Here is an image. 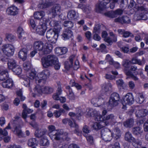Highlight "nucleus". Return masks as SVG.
<instances>
[{"mask_svg": "<svg viewBox=\"0 0 148 148\" xmlns=\"http://www.w3.org/2000/svg\"><path fill=\"white\" fill-rule=\"evenodd\" d=\"M50 72L48 70H45L38 74L36 77V74L31 72L29 74L27 77L31 80L35 79L36 83L38 85L42 86L46 83V80L50 75Z\"/></svg>", "mask_w": 148, "mask_h": 148, "instance_id": "f257e3e1", "label": "nucleus"}, {"mask_svg": "<svg viewBox=\"0 0 148 148\" xmlns=\"http://www.w3.org/2000/svg\"><path fill=\"white\" fill-rule=\"evenodd\" d=\"M41 62L44 68H47L53 65L56 70L59 69L60 67V64L58 62V58L54 55H49L46 57H43L41 59Z\"/></svg>", "mask_w": 148, "mask_h": 148, "instance_id": "f03ea898", "label": "nucleus"}, {"mask_svg": "<svg viewBox=\"0 0 148 148\" xmlns=\"http://www.w3.org/2000/svg\"><path fill=\"white\" fill-rule=\"evenodd\" d=\"M49 129L48 134L53 140H59L61 139L68 140L69 138L68 137L67 133H64L62 130L57 131L53 125H50L48 127Z\"/></svg>", "mask_w": 148, "mask_h": 148, "instance_id": "7ed1b4c3", "label": "nucleus"}, {"mask_svg": "<svg viewBox=\"0 0 148 148\" xmlns=\"http://www.w3.org/2000/svg\"><path fill=\"white\" fill-rule=\"evenodd\" d=\"M101 137L102 139L105 142H109L112 138L115 140L119 138L121 135L118 134H117L112 133L110 131L107 132L104 130H102L101 131Z\"/></svg>", "mask_w": 148, "mask_h": 148, "instance_id": "20e7f679", "label": "nucleus"}, {"mask_svg": "<svg viewBox=\"0 0 148 148\" xmlns=\"http://www.w3.org/2000/svg\"><path fill=\"white\" fill-rule=\"evenodd\" d=\"M131 64V61L128 59H124L123 60L122 65L124 67L125 73L127 76H129L134 81H138V78L130 71H128Z\"/></svg>", "mask_w": 148, "mask_h": 148, "instance_id": "39448f33", "label": "nucleus"}, {"mask_svg": "<svg viewBox=\"0 0 148 148\" xmlns=\"http://www.w3.org/2000/svg\"><path fill=\"white\" fill-rule=\"evenodd\" d=\"M58 31L57 29H49L47 32L46 37L48 41L51 43H55L58 37Z\"/></svg>", "mask_w": 148, "mask_h": 148, "instance_id": "423d86ee", "label": "nucleus"}, {"mask_svg": "<svg viewBox=\"0 0 148 148\" xmlns=\"http://www.w3.org/2000/svg\"><path fill=\"white\" fill-rule=\"evenodd\" d=\"M2 49L3 53L8 56H12L14 51V46L10 44L3 45L2 47Z\"/></svg>", "mask_w": 148, "mask_h": 148, "instance_id": "0eeeda50", "label": "nucleus"}, {"mask_svg": "<svg viewBox=\"0 0 148 148\" xmlns=\"http://www.w3.org/2000/svg\"><path fill=\"white\" fill-rule=\"evenodd\" d=\"M109 0H103L101 1H99L96 5L97 12L99 13L101 12L107 8V4L109 3Z\"/></svg>", "mask_w": 148, "mask_h": 148, "instance_id": "6e6552de", "label": "nucleus"}, {"mask_svg": "<svg viewBox=\"0 0 148 148\" xmlns=\"http://www.w3.org/2000/svg\"><path fill=\"white\" fill-rule=\"evenodd\" d=\"M32 47L31 45L29 44H27L26 46V47L23 48L19 52L18 54L19 57L23 60H25L27 58L28 50L30 49Z\"/></svg>", "mask_w": 148, "mask_h": 148, "instance_id": "1a4fd4ad", "label": "nucleus"}, {"mask_svg": "<svg viewBox=\"0 0 148 148\" xmlns=\"http://www.w3.org/2000/svg\"><path fill=\"white\" fill-rule=\"evenodd\" d=\"M52 45L50 44L45 43L43 46V47L39 53V54L40 57L45 54L50 53L52 49Z\"/></svg>", "mask_w": 148, "mask_h": 148, "instance_id": "9d476101", "label": "nucleus"}, {"mask_svg": "<svg viewBox=\"0 0 148 148\" xmlns=\"http://www.w3.org/2000/svg\"><path fill=\"white\" fill-rule=\"evenodd\" d=\"M123 10L118 9L115 11H112L105 13V16L110 18H114L117 17L118 16L121 15L123 13Z\"/></svg>", "mask_w": 148, "mask_h": 148, "instance_id": "9b49d317", "label": "nucleus"}, {"mask_svg": "<svg viewBox=\"0 0 148 148\" xmlns=\"http://www.w3.org/2000/svg\"><path fill=\"white\" fill-rule=\"evenodd\" d=\"M12 131L14 134L16 135L19 137H23V134L21 130V126L18 124L14 123L13 124Z\"/></svg>", "mask_w": 148, "mask_h": 148, "instance_id": "f8f14e48", "label": "nucleus"}, {"mask_svg": "<svg viewBox=\"0 0 148 148\" xmlns=\"http://www.w3.org/2000/svg\"><path fill=\"white\" fill-rule=\"evenodd\" d=\"M123 104H132L134 102V98L132 94L127 93L123 98Z\"/></svg>", "mask_w": 148, "mask_h": 148, "instance_id": "ddd939ff", "label": "nucleus"}, {"mask_svg": "<svg viewBox=\"0 0 148 148\" xmlns=\"http://www.w3.org/2000/svg\"><path fill=\"white\" fill-rule=\"evenodd\" d=\"M72 30H73V29L71 28H67L63 32L62 36L64 40L68 39L73 36V32Z\"/></svg>", "mask_w": 148, "mask_h": 148, "instance_id": "4468645a", "label": "nucleus"}, {"mask_svg": "<svg viewBox=\"0 0 148 148\" xmlns=\"http://www.w3.org/2000/svg\"><path fill=\"white\" fill-rule=\"evenodd\" d=\"M88 111L87 112V115L88 116H96L97 120H100V118L102 116L99 114V112H97L95 109H88Z\"/></svg>", "mask_w": 148, "mask_h": 148, "instance_id": "2eb2a0df", "label": "nucleus"}, {"mask_svg": "<svg viewBox=\"0 0 148 148\" xmlns=\"http://www.w3.org/2000/svg\"><path fill=\"white\" fill-rule=\"evenodd\" d=\"M109 3L111 1L112 2L110 3L109 7L111 9H113L115 6L116 3H117L120 5V7L123 8L124 7V0H109Z\"/></svg>", "mask_w": 148, "mask_h": 148, "instance_id": "dca6fc26", "label": "nucleus"}, {"mask_svg": "<svg viewBox=\"0 0 148 148\" xmlns=\"http://www.w3.org/2000/svg\"><path fill=\"white\" fill-rule=\"evenodd\" d=\"M60 7L59 5L56 4L49 11V14L54 17L58 12H60Z\"/></svg>", "mask_w": 148, "mask_h": 148, "instance_id": "f3484780", "label": "nucleus"}, {"mask_svg": "<svg viewBox=\"0 0 148 148\" xmlns=\"http://www.w3.org/2000/svg\"><path fill=\"white\" fill-rule=\"evenodd\" d=\"M114 21L116 22H118L123 23H129L130 22V19L127 16H123L122 17H118L114 19Z\"/></svg>", "mask_w": 148, "mask_h": 148, "instance_id": "a211bd4d", "label": "nucleus"}, {"mask_svg": "<svg viewBox=\"0 0 148 148\" xmlns=\"http://www.w3.org/2000/svg\"><path fill=\"white\" fill-rule=\"evenodd\" d=\"M5 80L2 83V85L3 87L11 88L14 86L13 82L11 78H9Z\"/></svg>", "mask_w": 148, "mask_h": 148, "instance_id": "6ab92c4d", "label": "nucleus"}, {"mask_svg": "<svg viewBox=\"0 0 148 148\" xmlns=\"http://www.w3.org/2000/svg\"><path fill=\"white\" fill-rule=\"evenodd\" d=\"M100 122H95L93 123L92 125V127L95 130H98L101 129L103 127L100 124V123L102 122L105 123L106 126H108L109 125V121H100Z\"/></svg>", "mask_w": 148, "mask_h": 148, "instance_id": "aec40b11", "label": "nucleus"}, {"mask_svg": "<svg viewBox=\"0 0 148 148\" xmlns=\"http://www.w3.org/2000/svg\"><path fill=\"white\" fill-rule=\"evenodd\" d=\"M6 12L9 15L15 16L18 14V9L15 6H12L8 8Z\"/></svg>", "mask_w": 148, "mask_h": 148, "instance_id": "412c9836", "label": "nucleus"}, {"mask_svg": "<svg viewBox=\"0 0 148 148\" xmlns=\"http://www.w3.org/2000/svg\"><path fill=\"white\" fill-rule=\"evenodd\" d=\"M47 29V27L45 24L38 26L36 29V33L41 35H44Z\"/></svg>", "mask_w": 148, "mask_h": 148, "instance_id": "4be33fe9", "label": "nucleus"}, {"mask_svg": "<svg viewBox=\"0 0 148 148\" xmlns=\"http://www.w3.org/2000/svg\"><path fill=\"white\" fill-rule=\"evenodd\" d=\"M23 110L22 113V116L23 119H25L27 117V114L32 113L33 110L28 108L25 104H23Z\"/></svg>", "mask_w": 148, "mask_h": 148, "instance_id": "5701e85b", "label": "nucleus"}, {"mask_svg": "<svg viewBox=\"0 0 148 148\" xmlns=\"http://www.w3.org/2000/svg\"><path fill=\"white\" fill-rule=\"evenodd\" d=\"M106 58L110 64L113 65L116 68L118 69L120 68V64L117 62H114L109 55H107Z\"/></svg>", "mask_w": 148, "mask_h": 148, "instance_id": "b1692460", "label": "nucleus"}, {"mask_svg": "<svg viewBox=\"0 0 148 148\" xmlns=\"http://www.w3.org/2000/svg\"><path fill=\"white\" fill-rule=\"evenodd\" d=\"M118 32L120 34L123 35V37L124 38H127L129 36L134 37V35L130 32L125 31L123 29H119L118 30Z\"/></svg>", "mask_w": 148, "mask_h": 148, "instance_id": "393cba45", "label": "nucleus"}, {"mask_svg": "<svg viewBox=\"0 0 148 148\" xmlns=\"http://www.w3.org/2000/svg\"><path fill=\"white\" fill-rule=\"evenodd\" d=\"M69 61H65L64 62V67L66 69L69 70L73 66V62L74 59V56L72 55L69 58Z\"/></svg>", "mask_w": 148, "mask_h": 148, "instance_id": "a878e982", "label": "nucleus"}, {"mask_svg": "<svg viewBox=\"0 0 148 148\" xmlns=\"http://www.w3.org/2000/svg\"><path fill=\"white\" fill-rule=\"evenodd\" d=\"M9 75L7 70L0 71V80L3 81L9 78Z\"/></svg>", "mask_w": 148, "mask_h": 148, "instance_id": "bb28decb", "label": "nucleus"}, {"mask_svg": "<svg viewBox=\"0 0 148 148\" xmlns=\"http://www.w3.org/2000/svg\"><path fill=\"white\" fill-rule=\"evenodd\" d=\"M147 19V17L146 15L142 14H135L133 18V19L135 21L140 20H146Z\"/></svg>", "mask_w": 148, "mask_h": 148, "instance_id": "cd10ccee", "label": "nucleus"}, {"mask_svg": "<svg viewBox=\"0 0 148 148\" xmlns=\"http://www.w3.org/2000/svg\"><path fill=\"white\" fill-rule=\"evenodd\" d=\"M43 43L42 41H37L34 43V49L35 50H38L39 52H40L43 47Z\"/></svg>", "mask_w": 148, "mask_h": 148, "instance_id": "c85d7f7f", "label": "nucleus"}, {"mask_svg": "<svg viewBox=\"0 0 148 148\" xmlns=\"http://www.w3.org/2000/svg\"><path fill=\"white\" fill-rule=\"evenodd\" d=\"M17 32L18 37L20 39H24L26 38V34L24 33L22 28L21 27H18Z\"/></svg>", "mask_w": 148, "mask_h": 148, "instance_id": "c756f323", "label": "nucleus"}, {"mask_svg": "<svg viewBox=\"0 0 148 148\" xmlns=\"http://www.w3.org/2000/svg\"><path fill=\"white\" fill-rule=\"evenodd\" d=\"M8 67L10 69H12L17 64L15 61L13 59L9 58L7 63Z\"/></svg>", "mask_w": 148, "mask_h": 148, "instance_id": "7c9ffc66", "label": "nucleus"}, {"mask_svg": "<svg viewBox=\"0 0 148 148\" xmlns=\"http://www.w3.org/2000/svg\"><path fill=\"white\" fill-rule=\"evenodd\" d=\"M132 131L133 134L135 135L141 134L143 132V130L139 127H134L132 129Z\"/></svg>", "mask_w": 148, "mask_h": 148, "instance_id": "2f4dec72", "label": "nucleus"}, {"mask_svg": "<svg viewBox=\"0 0 148 148\" xmlns=\"http://www.w3.org/2000/svg\"><path fill=\"white\" fill-rule=\"evenodd\" d=\"M45 15V12L43 11L37 12H35L34 14L35 18L40 19L42 18Z\"/></svg>", "mask_w": 148, "mask_h": 148, "instance_id": "473e14b6", "label": "nucleus"}, {"mask_svg": "<svg viewBox=\"0 0 148 148\" xmlns=\"http://www.w3.org/2000/svg\"><path fill=\"white\" fill-rule=\"evenodd\" d=\"M56 52L59 55H63L65 54L67 51V49L65 47H58L56 48Z\"/></svg>", "mask_w": 148, "mask_h": 148, "instance_id": "72a5a7b5", "label": "nucleus"}, {"mask_svg": "<svg viewBox=\"0 0 148 148\" xmlns=\"http://www.w3.org/2000/svg\"><path fill=\"white\" fill-rule=\"evenodd\" d=\"M66 111L62 108L59 109L58 110H55L53 112V115L56 118L59 117L62 114H66Z\"/></svg>", "mask_w": 148, "mask_h": 148, "instance_id": "f704fd0d", "label": "nucleus"}, {"mask_svg": "<svg viewBox=\"0 0 148 148\" xmlns=\"http://www.w3.org/2000/svg\"><path fill=\"white\" fill-rule=\"evenodd\" d=\"M38 141L36 138H32L29 139L27 142V145L29 147H33L37 145Z\"/></svg>", "mask_w": 148, "mask_h": 148, "instance_id": "c9c22d12", "label": "nucleus"}, {"mask_svg": "<svg viewBox=\"0 0 148 148\" xmlns=\"http://www.w3.org/2000/svg\"><path fill=\"white\" fill-rule=\"evenodd\" d=\"M46 131H47L45 129L36 130L35 132V135L37 137H41L46 133Z\"/></svg>", "mask_w": 148, "mask_h": 148, "instance_id": "e433bc0d", "label": "nucleus"}, {"mask_svg": "<svg viewBox=\"0 0 148 148\" xmlns=\"http://www.w3.org/2000/svg\"><path fill=\"white\" fill-rule=\"evenodd\" d=\"M112 85L110 83H105L103 85V89L105 92H107L111 90Z\"/></svg>", "mask_w": 148, "mask_h": 148, "instance_id": "4c0bfd02", "label": "nucleus"}, {"mask_svg": "<svg viewBox=\"0 0 148 148\" xmlns=\"http://www.w3.org/2000/svg\"><path fill=\"white\" fill-rule=\"evenodd\" d=\"M118 104L117 101H115L114 100H112V99L110 98L108 107L109 109H111L113 107L117 106Z\"/></svg>", "mask_w": 148, "mask_h": 148, "instance_id": "58836bf2", "label": "nucleus"}, {"mask_svg": "<svg viewBox=\"0 0 148 148\" xmlns=\"http://www.w3.org/2000/svg\"><path fill=\"white\" fill-rule=\"evenodd\" d=\"M134 138L133 137L131 133L128 132L126 133L125 136V139L126 140L131 142L134 140Z\"/></svg>", "mask_w": 148, "mask_h": 148, "instance_id": "ea45409f", "label": "nucleus"}, {"mask_svg": "<svg viewBox=\"0 0 148 148\" xmlns=\"http://www.w3.org/2000/svg\"><path fill=\"white\" fill-rule=\"evenodd\" d=\"M132 145L136 148H140L142 145V142L138 140H136L134 138V140L132 142Z\"/></svg>", "mask_w": 148, "mask_h": 148, "instance_id": "a19ab883", "label": "nucleus"}, {"mask_svg": "<svg viewBox=\"0 0 148 148\" xmlns=\"http://www.w3.org/2000/svg\"><path fill=\"white\" fill-rule=\"evenodd\" d=\"M42 2L38 5V7L41 9L45 8L48 7L50 5V3L46 0H43Z\"/></svg>", "mask_w": 148, "mask_h": 148, "instance_id": "79ce46f5", "label": "nucleus"}, {"mask_svg": "<svg viewBox=\"0 0 148 148\" xmlns=\"http://www.w3.org/2000/svg\"><path fill=\"white\" fill-rule=\"evenodd\" d=\"M76 113H75V116H76V119L80 120V117L83 114V112L79 108H76L75 109Z\"/></svg>", "mask_w": 148, "mask_h": 148, "instance_id": "37998d69", "label": "nucleus"}, {"mask_svg": "<svg viewBox=\"0 0 148 148\" xmlns=\"http://www.w3.org/2000/svg\"><path fill=\"white\" fill-rule=\"evenodd\" d=\"M135 114L136 116L139 118L144 117L146 115V113L142 109L137 111Z\"/></svg>", "mask_w": 148, "mask_h": 148, "instance_id": "c03bdc74", "label": "nucleus"}, {"mask_svg": "<svg viewBox=\"0 0 148 148\" xmlns=\"http://www.w3.org/2000/svg\"><path fill=\"white\" fill-rule=\"evenodd\" d=\"M12 70L15 74L17 75L20 74L22 72L21 69L19 66L17 65L14 67Z\"/></svg>", "mask_w": 148, "mask_h": 148, "instance_id": "a18cd8bd", "label": "nucleus"}, {"mask_svg": "<svg viewBox=\"0 0 148 148\" xmlns=\"http://www.w3.org/2000/svg\"><path fill=\"white\" fill-rule=\"evenodd\" d=\"M62 90L60 88H58L57 92L54 94L53 96V97L54 99L56 100H59L60 98L59 96L62 93Z\"/></svg>", "mask_w": 148, "mask_h": 148, "instance_id": "49530a36", "label": "nucleus"}, {"mask_svg": "<svg viewBox=\"0 0 148 148\" xmlns=\"http://www.w3.org/2000/svg\"><path fill=\"white\" fill-rule=\"evenodd\" d=\"M134 123V121H125L123 124L125 127L130 128L133 126Z\"/></svg>", "mask_w": 148, "mask_h": 148, "instance_id": "de8ad7c7", "label": "nucleus"}, {"mask_svg": "<svg viewBox=\"0 0 148 148\" xmlns=\"http://www.w3.org/2000/svg\"><path fill=\"white\" fill-rule=\"evenodd\" d=\"M116 84L118 87L124 88L126 86V85L124 83L123 80L121 79H119L116 81Z\"/></svg>", "mask_w": 148, "mask_h": 148, "instance_id": "09e8293b", "label": "nucleus"}, {"mask_svg": "<svg viewBox=\"0 0 148 148\" xmlns=\"http://www.w3.org/2000/svg\"><path fill=\"white\" fill-rule=\"evenodd\" d=\"M23 84L26 87L29 88L30 90H31V86L30 84V80L29 78H25L23 82Z\"/></svg>", "mask_w": 148, "mask_h": 148, "instance_id": "8fccbe9b", "label": "nucleus"}, {"mask_svg": "<svg viewBox=\"0 0 148 148\" xmlns=\"http://www.w3.org/2000/svg\"><path fill=\"white\" fill-rule=\"evenodd\" d=\"M144 101V98L142 94H139L138 97L136 99V101L138 103L141 104Z\"/></svg>", "mask_w": 148, "mask_h": 148, "instance_id": "3c124183", "label": "nucleus"}, {"mask_svg": "<svg viewBox=\"0 0 148 148\" xmlns=\"http://www.w3.org/2000/svg\"><path fill=\"white\" fill-rule=\"evenodd\" d=\"M101 101H103L102 103H103L104 101L102 99H98L97 98H93L91 99V103L94 105H95L96 103H97L98 106H101V105L100 104L99 102Z\"/></svg>", "mask_w": 148, "mask_h": 148, "instance_id": "603ef678", "label": "nucleus"}, {"mask_svg": "<svg viewBox=\"0 0 148 148\" xmlns=\"http://www.w3.org/2000/svg\"><path fill=\"white\" fill-rule=\"evenodd\" d=\"M53 89L50 87H43V93L46 94H50L53 92Z\"/></svg>", "mask_w": 148, "mask_h": 148, "instance_id": "864d4df0", "label": "nucleus"}, {"mask_svg": "<svg viewBox=\"0 0 148 148\" xmlns=\"http://www.w3.org/2000/svg\"><path fill=\"white\" fill-rule=\"evenodd\" d=\"M63 25L65 27H68L67 28H71L73 26V22L70 21H65L63 23Z\"/></svg>", "mask_w": 148, "mask_h": 148, "instance_id": "5fc2aeb1", "label": "nucleus"}, {"mask_svg": "<svg viewBox=\"0 0 148 148\" xmlns=\"http://www.w3.org/2000/svg\"><path fill=\"white\" fill-rule=\"evenodd\" d=\"M42 86H38V87H36L34 89V91L35 92L38 93L40 94H42V93H43V87Z\"/></svg>", "mask_w": 148, "mask_h": 148, "instance_id": "6e6d98bb", "label": "nucleus"}, {"mask_svg": "<svg viewBox=\"0 0 148 148\" xmlns=\"http://www.w3.org/2000/svg\"><path fill=\"white\" fill-rule=\"evenodd\" d=\"M24 69L26 71L29 70L31 68V64L29 61H27L24 62L23 64Z\"/></svg>", "mask_w": 148, "mask_h": 148, "instance_id": "4d7b16f0", "label": "nucleus"}, {"mask_svg": "<svg viewBox=\"0 0 148 148\" xmlns=\"http://www.w3.org/2000/svg\"><path fill=\"white\" fill-rule=\"evenodd\" d=\"M5 36L7 40L10 42L13 41L15 39V36L11 34H7Z\"/></svg>", "mask_w": 148, "mask_h": 148, "instance_id": "13d9d810", "label": "nucleus"}, {"mask_svg": "<svg viewBox=\"0 0 148 148\" xmlns=\"http://www.w3.org/2000/svg\"><path fill=\"white\" fill-rule=\"evenodd\" d=\"M110 98L112 99V100H114L115 101L118 102L119 99V95L116 93H114L111 94Z\"/></svg>", "mask_w": 148, "mask_h": 148, "instance_id": "bf43d9fd", "label": "nucleus"}, {"mask_svg": "<svg viewBox=\"0 0 148 148\" xmlns=\"http://www.w3.org/2000/svg\"><path fill=\"white\" fill-rule=\"evenodd\" d=\"M100 26L99 24H97L95 25L94 27L93 32V33H99L100 32Z\"/></svg>", "mask_w": 148, "mask_h": 148, "instance_id": "052dcab7", "label": "nucleus"}, {"mask_svg": "<svg viewBox=\"0 0 148 148\" xmlns=\"http://www.w3.org/2000/svg\"><path fill=\"white\" fill-rule=\"evenodd\" d=\"M84 136L86 137V140L91 145H92L93 143V137L91 135H89Z\"/></svg>", "mask_w": 148, "mask_h": 148, "instance_id": "680f3d73", "label": "nucleus"}, {"mask_svg": "<svg viewBox=\"0 0 148 148\" xmlns=\"http://www.w3.org/2000/svg\"><path fill=\"white\" fill-rule=\"evenodd\" d=\"M8 134V132L5 130L4 129L3 130H2V129H0V140H2L3 138V137L1 136L2 135L4 136H6Z\"/></svg>", "mask_w": 148, "mask_h": 148, "instance_id": "e2e57ef3", "label": "nucleus"}, {"mask_svg": "<svg viewBox=\"0 0 148 148\" xmlns=\"http://www.w3.org/2000/svg\"><path fill=\"white\" fill-rule=\"evenodd\" d=\"M49 24L51 26L53 27H57L59 25L58 22L54 19L51 20L49 22Z\"/></svg>", "mask_w": 148, "mask_h": 148, "instance_id": "0e129e2a", "label": "nucleus"}, {"mask_svg": "<svg viewBox=\"0 0 148 148\" xmlns=\"http://www.w3.org/2000/svg\"><path fill=\"white\" fill-rule=\"evenodd\" d=\"M67 17L70 20L74 19V11L72 10L70 11L67 14Z\"/></svg>", "mask_w": 148, "mask_h": 148, "instance_id": "69168bd1", "label": "nucleus"}, {"mask_svg": "<svg viewBox=\"0 0 148 148\" xmlns=\"http://www.w3.org/2000/svg\"><path fill=\"white\" fill-rule=\"evenodd\" d=\"M138 69L137 66L136 65H134L132 66L131 67L130 69V70H128V71H130L132 72H133L134 73H136V75H138L139 74V72L136 71L137 70L138 71Z\"/></svg>", "mask_w": 148, "mask_h": 148, "instance_id": "338daca9", "label": "nucleus"}, {"mask_svg": "<svg viewBox=\"0 0 148 148\" xmlns=\"http://www.w3.org/2000/svg\"><path fill=\"white\" fill-rule=\"evenodd\" d=\"M16 94L19 98L20 99L21 101H24L25 99V97L23 96L22 91L19 90L16 92Z\"/></svg>", "mask_w": 148, "mask_h": 148, "instance_id": "774afa93", "label": "nucleus"}]
</instances>
